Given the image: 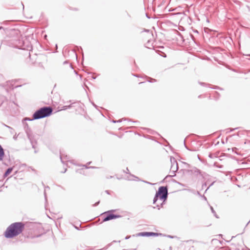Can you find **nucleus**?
I'll return each instance as SVG.
<instances>
[{
    "instance_id": "obj_47",
    "label": "nucleus",
    "mask_w": 250,
    "mask_h": 250,
    "mask_svg": "<svg viewBox=\"0 0 250 250\" xmlns=\"http://www.w3.org/2000/svg\"><path fill=\"white\" fill-rule=\"evenodd\" d=\"M22 6H23V8H24V5H23V4H22Z\"/></svg>"
},
{
    "instance_id": "obj_24",
    "label": "nucleus",
    "mask_w": 250,
    "mask_h": 250,
    "mask_svg": "<svg viewBox=\"0 0 250 250\" xmlns=\"http://www.w3.org/2000/svg\"><path fill=\"white\" fill-rule=\"evenodd\" d=\"M99 203H100V201H99L98 202H97L95 204H94L93 205V206H97L99 204Z\"/></svg>"
},
{
    "instance_id": "obj_12",
    "label": "nucleus",
    "mask_w": 250,
    "mask_h": 250,
    "mask_svg": "<svg viewBox=\"0 0 250 250\" xmlns=\"http://www.w3.org/2000/svg\"><path fill=\"white\" fill-rule=\"evenodd\" d=\"M158 198H159V195H158V193L156 192L155 195L154 197L153 203V204H155L157 201Z\"/></svg>"
},
{
    "instance_id": "obj_32",
    "label": "nucleus",
    "mask_w": 250,
    "mask_h": 250,
    "mask_svg": "<svg viewBox=\"0 0 250 250\" xmlns=\"http://www.w3.org/2000/svg\"><path fill=\"white\" fill-rule=\"evenodd\" d=\"M130 236H126L125 238V239H128Z\"/></svg>"
},
{
    "instance_id": "obj_7",
    "label": "nucleus",
    "mask_w": 250,
    "mask_h": 250,
    "mask_svg": "<svg viewBox=\"0 0 250 250\" xmlns=\"http://www.w3.org/2000/svg\"><path fill=\"white\" fill-rule=\"evenodd\" d=\"M60 159L62 163L64 164L65 162H69V157L67 155H64L61 152L60 153Z\"/></svg>"
},
{
    "instance_id": "obj_34",
    "label": "nucleus",
    "mask_w": 250,
    "mask_h": 250,
    "mask_svg": "<svg viewBox=\"0 0 250 250\" xmlns=\"http://www.w3.org/2000/svg\"><path fill=\"white\" fill-rule=\"evenodd\" d=\"M129 171V170H128V168L127 167V168H126V170L125 172H126V173H127V171Z\"/></svg>"
},
{
    "instance_id": "obj_36",
    "label": "nucleus",
    "mask_w": 250,
    "mask_h": 250,
    "mask_svg": "<svg viewBox=\"0 0 250 250\" xmlns=\"http://www.w3.org/2000/svg\"><path fill=\"white\" fill-rule=\"evenodd\" d=\"M235 129H236V128L231 129H230V131H233V130H235Z\"/></svg>"
},
{
    "instance_id": "obj_40",
    "label": "nucleus",
    "mask_w": 250,
    "mask_h": 250,
    "mask_svg": "<svg viewBox=\"0 0 250 250\" xmlns=\"http://www.w3.org/2000/svg\"><path fill=\"white\" fill-rule=\"evenodd\" d=\"M45 188H46V189H48H48H49V187L48 186H47V187Z\"/></svg>"
},
{
    "instance_id": "obj_11",
    "label": "nucleus",
    "mask_w": 250,
    "mask_h": 250,
    "mask_svg": "<svg viewBox=\"0 0 250 250\" xmlns=\"http://www.w3.org/2000/svg\"><path fill=\"white\" fill-rule=\"evenodd\" d=\"M12 170H13L12 167H9L8 169H7V170L5 172V173L3 175V177L5 178L12 171Z\"/></svg>"
},
{
    "instance_id": "obj_41",
    "label": "nucleus",
    "mask_w": 250,
    "mask_h": 250,
    "mask_svg": "<svg viewBox=\"0 0 250 250\" xmlns=\"http://www.w3.org/2000/svg\"><path fill=\"white\" fill-rule=\"evenodd\" d=\"M105 192L107 193V194H109V192H108V190H106Z\"/></svg>"
},
{
    "instance_id": "obj_3",
    "label": "nucleus",
    "mask_w": 250,
    "mask_h": 250,
    "mask_svg": "<svg viewBox=\"0 0 250 250\" xmlns=\"http://www.w3.org/2000/svg\"><path fill=\"white\" fill-rule=\"evenodd\" d=\"M158 195H159V198L163 201V203L161 204V207H162L164 203L167 200L168 197V189L167 187L162 186L159 188L157 191Z\"/></svg>"
},
{
    "instance_id": "obj_15",
    "label": "nucleus",
    "mask_w": 250,
    "mask_h": 250,
    "mask_svg": "<svg viewBox=\"0 0 250 250\" xmlns=\"http://www.w3.org/2000/svg\"><path fill=\"white\" fill-rule=\"evenodd\" d=\"M208 157L210 158H213L214 157H216V156L214 154H212V153H210L209 154V155H208Z\"/></svg>"
},
{
    "instance_id": "obj_45",
    "label": "nucleus",
    "mask_w": 250,
    "mask_h": 250,
    "mask_svg": "<svg viewBox=\"0 0 250 250\" xmlns=\"http://www.w3.org/2000/svg\"><path fill=\"white\" fill-rule=\"evenodd\" d=\"M96 78L95 77H93V79H95Z\"/></svg>"
},
{
    "instance_id": "obj_33",
    "label": "nucleus",
    "mask_w": 250,
    "mask_h": 250,
    "mask_svg": "<svg viewBox=\"0 0 250 250\" xmlns=\"http://www.w3.org/2000/svg\"><path fill=\"white\" fill-rule=\"evenodd\" d=\"M129 171V170H128V168L127 167V168H126V170L125 172H126V173H127V171Z\"/></svg>"
},
{
    "instance_id": "obj_22",
    "label": "nucleus",
    "mask_w": 250,
    "mask_h": 250,
    "mask_svg": "<svg viewBox=\"0 0 250 250\" xmlns=\"http://www.w3.org/2000/svg\"><path fill=\"white\" fill-rule=\"evenodd\" d=\"M24 121H33V118L32 119H30L29 118H25L24 119H23Z\"/></svg>"
},
{
    "instance_id": "obj_21",
    "label": "nucleus",
    "mask_w": 250,
    "mask_h": 250,
    "mask_svg": "<svg viewBox=\"0 0 250 250\" xmlns=\"http://www.w3.org/2000/svg\"><path fill=\"white\" fill-rule=\"evenodd\" d=\"M200 83V84H201L202 86H207V85H208V84L206 83H205L200 82V83Z\"/></svg>"
},
{
    "instance_id": "obj_19",
    "label": "nucleus",
    "mask_w": 250,
    "mask_h": 250,
    "mask_svg": "<svg viewBox=\"0 0 250 250\" xmlns=\"http://www.w3.org/2000/svg\"><path fill=\"white\" fill-rule=\"evenodd\" d=\"M71 107V105H69L68 106H64L63 107V110H65V109H66L67 108H69Z\"/></svg>"
},
{
    "instance_id": "obj_44",
    "label": "nucleus",
    "mask_w": 250,
    "mask_h": 250,
    "mask_svg": "<svg viewBox=\"0 0 250 250\" xmlns=\"http://www.w3.org/2000/svg\"><path fill=\"white\" fill-rule=\"evenodd\" d=\"M134 76H135V77H138V76H137V75H134Z\"/></svg>"
},
{
    "instance_id": "obj_8",
    "label": "nucleus",
    "mask_w": 250,
    "mask_h": 250,
    "mask_svg": "<svg viewBox=\"0 0 250 250\" xmlns=\"http://www.w3.org/2000/svg\"><path fill=\"white\" fill-rule=\"evenodd\" d=\"M7 103V100L6 98L2 95H0V106L2 105L3 104Z\"/></svg>"
},
{
    "instance_id": "obj_13",
    "label": "nucleus",
    "mask_w": 250,
    "mask_h": 250,
    "mask_svg": "<svg viewBox=\"0 0 250 250\" xmlns=\"http://www.w3.org/2000/svg\"><path fill=\"white\" fill-rule=\"evenodd\" d=\"M210 209L211 210V212L213 213L214 215L216 217V218H218V217L217 216V214L216 213V212L215 211V210H214L213 208L212 207H210Z\"/></svg>"
},
{
    "instance_id": "obj_10",
    "label": "nucleus",
    "mask_w": 250,
    "mask_h": 250,
    "mask_svg": "<svg viewBox=\"0 0 250 250\" xmlns=\"http://www.w3.org/2000/svg\"><path fill=\"white\" fill-rule=\"evenodd\" d=\"M4 156V149L0 145V161H2Z\"/></svg>"
},
{
    "instance_id": "obj_20",
    "label": "nucleus",
    "mask_w": 250,
    "mask_h": 250,
    "mask_svg": "<svg viewBox=\"0 0 250 250\" xmlns=\"http://www.w3.org/2000/svg\"><path fill=\"white\" fill-rule=\"evenodd\" d=\"M71 107V105H69L68 106H64L63 107V110H65V109H66L67 108H69Z\"/></svg>"
},
{
    "instance_id": "obj_43",
    "label": "nucleus",
    "mask_w": 250,
    "mask_h": 250,
    "mask_svg": "<svg viewBox=\"0 0 250 250\" xmlns=\"http://www.w3.org/2000/svg\"><path fill=\"white\" fill-rule=\"evenodd\" d=\"M146 17L148 18H149V17L148 16V15L146 14Z\"/></svg>"
},
{
    "instance_id": "obj_27",
    "label": "nucleus",
    "mask_w": 250,
    "mask_h": 250,
    "mask_svg": "<svg viewBox=\"0 0 250 250\" xmlns=\"http://www.w3.org/2000/svg\"><path fill=\"white\" fill-rule=\"evenodd\" d=\"M44 195L45 198L46 199V194L45 189L44 190Z\"/></svg>"
},
{
    "instance_id": "obj_48",
    "label": "nucleus",
    "mask_w": 250,
    "mask_h": 250,
    "mask_svg": "<svg viewBox=\"0 0 250 250\" xmlns=\"http://www.w3.org/2000/svg\"><path fill=\"white\" fill-rule=\"evenodd\" d=\"M248 56H250V55H248Z\"/></svg>"
},
{
    "instance_id": "obj_14",
    "label": "nucleus",
    "mask_w": 250,
    "mask_h": 250,
    "mask_svg": "<svg viewBox=\"0 0 250 250\" xmlns=\"http://www.w3.org/2000/svg\"><path fill=\"white\" fill-rule=\"evenodd\" d=\"M213 166L218 168H222L223 167V166L218 165L217 162H215L214 163Z\"/></svg>"
},
{
    "instance_id": "obj_9",
    "label": "nucleus",
    "mask_w": 250,
    "mask_h": 250,
    "mask_svg": "<svg viewBox=\"0 0 250 250\" xmlns=\"http://www.w3.org/2000/svg\"><path fill=\"white\" fill-rule=\"evenodd\" d=\"M26 127H27V129H26V133L27 134V136L28 139L30 140L31 143V144L32 145V147L33 148H35V145L33 144V141L31 140V135L29 133V132H28V126L27 125V124H26L25 125V128H26Z\"/></svg>"
},
{
    "instance_id": "obj_38",
    "label": "nucleus",
    "mask_w": 250,
    "mask_h": 250,
    "mask_svg": "<svg viewBox=\"0 0 250 250\" xmlns=\"http://www.w3.org/2000/svg\"><path fill=\"white\" fill-rule=\"evenodd\" d=\"M157 207H158V209H160V206H159V205H157Z\"/></svg>"
},
{
    "instance_id": "obj_37",
    "label": "nucleus",
    "mask_w": 250,
    "mask_h": 250,
    "mask_svg": "<svg viewBox=\"0 0 250 250\" xmlns=\"http://www.w3.org/2000/svg\"><path fill=\"white\" fill-rule=\"evenodd\" d=\"M20 86H21V85H17V86H15V88H17V87H20Z\"/></svg>"
},
{
    "instance_id": "obj_42",
    "label": "nucleus",
    "mask_w": 250,
    "mask_h": 250,
    "mask_svg": "<svg viewBox=\"0 0 250 250\" xmlns=\"http://www.w3.org/2000/svg\"><path fill=\"white\" fill-rule=\"evenodd\" d=\"M204 186H206V183L204 185H203V187H204Z\"/></svg>"
},
{
    "instance_id": "obj_17",
    "label": "nucleus",
    "mask_w": 250,
    "mask_h": 250,
    "mask_svg": "<svg viewBox=\"0 0 250 250\" xmlns=\"http://www.w3.org/2000/svg\"><path fill=\"white\" fill-rule=\"evenodd\" d=\"M5 125L6 127H7V128H8L10 129H11L10 132H11V134H13L14 133V130H13V129L12 127H11L7 125Z\"/></svg>"
},
{
    "instance_id": "obj_29",
    "label": "nucleus",
    "mask_w": 250,
    "mask_h": 250,
    "mask_svg": "<svg viewBox=\"0 0 250 250\" xmlns=\"http://www.w3.org/2000/svg\"><path fill=\"white\" fill-rule=\"evenodd\" d=\"M162 56L163 57H166V56H166V54L165 53H163V55H162Z\"/></svg>"
},
{
    "instance_id": "obj_39",
    "label": "nucleus",
    "mask_w": 250,
    "mask_h": 250,
    "mask_svg": "<svg viewBox=\"0 0 250 250\" xmlns=\"http://www.w3.org/2000/svg\"><path fill=\"white\" fill-rule=\"evenodd\" d=\"M204 199H205V200H207V198L205 196H204Z\"/></svg>"
},
{
    "instance_id": "obj_30",
    "label": "nucleus",
    "mask_w": 250,
    "mask_h": 250,
    "mask_svg": "<svg viewBox=\"0 0 250 250\" xmlns=\"http://www.w3.org/2000/svg\"><path fill=\"white\" fill-rule=\"evenodd\" d=\"M66 170H67V168H65L64 171H62V173H65L66 171Z\"/></svg>"
},
{
    "instance_id": "obj_25",
    "label": "nucleus",
    "mask_w": 250,
    "mask_h": 250,
    "mask_svg": "<svg viewBox=\"0 0 250 250\" xmlns=\"http://www.w3.org/2000/svg\"><path fill=\"white\" fill-rule=\"evenodd\" d=\"M143 182L145 183H146V184H149V185H153V184L150 183V182H147V181H143Z\"/></svg>"
},
{
    "instance_id": "obj_16",
    "label": "nucleus",
    "mask_w": 250,
    "mask_h": 250,
    "mask_svg": "<svg viewBox=\"0 0 250 250\" xmlns=\"http://www.w3.org/2000/svg\"><path fill=\"white\" fill-rule=\"evenodd\" d=\"M148 79H149V80H148V81L150 83H152V82H156V79H152V78H148Z\"/></svg>"
},
{
    "instance_id": "obj_2",
    "label": "nucleus",
    "mask_w": 250,
    "mask_h": 250,
    "mask_svg": "<svg viewBox=\"0 0 250 250\" xmlns=\"http://www.w3.org/2000/svg\"><path fill=\"white\" fill-rule=\"evenodd\" d=\"M53 109L50 106H43L37 110L33 115V120H38L49 116Z\"/></svg>"
},
{
    "instance_id": "obj_31",
    "label": "nucleus",
    "mask_w": 250,
    "mask_h": 250,
    "mask_svg": "<svg viewBox=\"0 0 250 250\" xmlns=\"http://www.w3.org/2000/svg\"><path fill=\"white\" fill-rule=\"evenodd\" d=\"M167 237H169V238H173V236H170V235H167Z\"/></svg>"
},
{
    "instance_id": "obj_4",
    "label": "nucleus",
    "mask_w": 250,
    "mask_h": 250,
    "mask_svg": "<svg viewBox=\"0 0 250 250\" xmlns=\"http://www.w3.org/2000/svg\"><path fill=\"white\" fill-rule=\"evenodd\" d=\"M115 210L112 209L107 211H105L102 213L101 215H104V218L103 219V222H106L112 219H115L116 218H119L121 217V216L120 215H116L113 214L112 212H115Z\"/></svg>"
},
{
    "instance_id": "obj_23",
    "label": "nucleus",
    "mask_w": 250,
    "mask_h": 250,
    "mask_svg": "<svg viewBox=\"0 0 250 250\" xmlns=\"http://www.w3.org/2000/svg\"><path fill=\"white\" fill-rule=\"evenodd\" d=\"M83 167H85L86 168H96V167H87L86 165H83Z\"/></svg>"
},
{
    "instance_id": "obj_18",
    "label": "nucleus",
    "mask_w": 250,
    "mask_h": 250,
    "mask_svg": "<svg viewBox=\"0 0 250 250\" xmlns=\"http://www.w3.org/2000/svg\"><path fill=\"white\" fill-rule=\"evenodd\" d=\"M123 120H125L124 119H122L121 120H113L112 121V122L114 123H120Z\"/></svg>"
},
{
    "instance_id": "obj_1",
    "label": "nucleus",
    "mask_w": 250,
    "mask_h": 250,
    "mask_svg": "<svg viewBox=\"0 0 250 250\" xmlns=\"http://www.w3.org/2000/svg\"><path fill=\"white\" fill-rule=\"evenodd\" d=\"M24 229L22 222H15L11 224L6 229L4 236L7 238H12L21 234Z\"/></svg>"
},
{
    "instance_id": "obj_35",
    "label": "nucleus",
    "mask_w": 250,
    "mask_h": 250,
    "mask_svg": "<svg viewBox=\"0 0 250 250\" xmlns=\"http://www.w3.org/2000/svg\"><path fill=\"white\" fill-rule=\"evenodd\" d=\"M129 171V170H128V168L127 167V168H126V170L125 172H126V173H127V171Z\"/></svg>"
},
{
    "instance_id": "obj_28",
    "label": "nucleus",
    "mask_w": 250,
    "mask_h": 250,
    "mask_svg": "<svg viewBox=\"0 0 250 250\" xmlns=\"http://www.w3.org/2000/svg\"><path fill=\"white\" fill-rule=\"evenodd\" d=\"M213 183H214V182H212V183L209 185V186L207 188V189H206V190H207L208 189V188H209L211 186H212V185L213 184Z\"/></svg>"
},
{
    "instance_id": "obj_46",
    "label": "nucleus",
    "mask_w": 250,
    "mask_h": 250,
    "mask_svg": "<svg viewBox=\"0 0 250 250\" xmlns=\"http://www.w3.org/2000/svg\"><path fill=\"white\" fill-rule=\"evenodd\" d=\"M109 178H112V176H109Z\"/></svg>"
},
{
    "instance_id": "obj_5",
    "label": "nucleus",
    "mask_w": 250,
    "mask_h": 250,
    "mask_svg": "<svg viewBox=\"0 0 250 250\" xmlns=\"http://www.w3.org/2000/svg\"><path fill=\"white\" fill-rule=\"evenodd\" d=\"M170 162H171V167H170V172L172 173L171 175H168L167 177H174L176 175L175 172L178 169V163L175 160V159L173 157L170 158Z\"/></svg>"
},
{
    "instance_id": "obj_26",
    "label": "nucleus",
    "mask_w": 250,
    "mask_h": 250,
    "mask_svg": "<svg viewBox=\"0 0 250 250\" xmlns=\"http://www.w3.org/2000/svg\"><path fill=\"white\" fill-rule=\"evenodd\" d=\"M17 136L16 135V134L14 136V137H13V139H14V140H16V139H17Z\"/></svg>"
},
{
    "instance_id": "obj_6",
    "label": "nucleus",
    "mask_w": 250,
    "mask_h": 250,
    "mask_svg": "<svg viewBox=\"0 0 250 250\" xmlns=\"http://www.w3.org/2000/svg\"><path fill=\"white\" fill-rule=\"evenodd\" d=\"M162 233H156L153 232H143L139 233L137 235L141 236H161Z\"/></svg>"
}]
</instances>
